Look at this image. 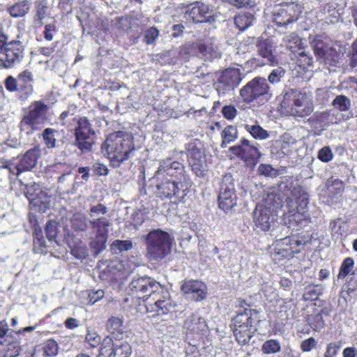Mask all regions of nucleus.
<instances>
[{
	"label": "nucleus",
	"instance_id": "37998d69",
	"mask_svg": "<svg viewBox=\"0 0 357 357\" xmlns=\"http://www.w3.org/2000/svg\"><path fill=\"white\" fill-rule=\"evenodd\" d=\"M335 116V111L327 110L320 113L318 119L324 126H329L337 123V118Z\"/></svg>",
	"mask_w": 357,
	"mask_h": 357
},
{
	"label": "nucleus",
	"instance_id": "f8f14e48",
	"mask_svg": "<svg viewBox=\"0 0 357 357\" xmlns=\"http://www.w3.org/2000/svg\"><path fill=\"white\" fill-rule=\"evenodd\" d=\"M157 194L160 198L175 199V202H183L188 193V187L185 185L187 181L167 179L156 180Z\"/></svg>",
	"mask_w": 357,
	"mask_h": 357
},
{
	"label": "nucleus",
	"instance_id": "603ef678",
	"mask_svg": "<svg viewBox=\"0 0 357 357\" xmlns=\"http://www.w3.org/2000/svg\"><path fill=\"white\" fill-rule=\"evenodd\" d=\"M258 172L260 175L265 176L275 177L278 174L277 170L267 164H261L258 167Z\"/></svg>",
	"mask_w": 357,
	"mask_h": 357
},
{
	"label": "nucleus",
	"instance_id": "423d86ee",
	"mask_svg": "<svg viewBox=\"0 0 357 357\" xmlns=\"http://www.w3.org/2000/svg\"><path fill=\"white\" fill-rule=\"evenodd\" d=\"M259 320L258 312L255 310L245 309L233 319L234 334L241 344L249 342L256 329L255 324Z\"/></svg>",
	"mask_w": 357,
	"mask_h": 357
},
{
	"label": "nucleus",
	"instance_id": "58836bf2",
	"mask_svg": "<svg viewBox=\"0 0 357 357\" xmlns=\"http://www.w3.org/2000/svg\"><path fill=\"white\" fill-rule=\"evenodd\" d=\"M280 343L277 340H268L261 346V351L265 354H276L280 351Z\"/></svg>",
	"mask_w": 357,
	"mask_h": 357
},
{
	"label": "nucleus",
	"instance_id": "ddd939ff",
	"mask_svg": "<svg viewBox=\"0 0 357 357\" xmlns=\"http://www.w3.org/2000/svg\"><path fill=\"white\" fill-rule=\"evenodd\" d=\"M162 289V285L150 277L134 278L129 284L132 296L147 302L153 293Z\"/></svg>",
	"mask_w": 357,
	"mask_h": 357
},
{
	"label": "nucleus",
	"instance_id": "680f3d73",
	"mask_svg": "<svg viewBox=\"0 0 357 357\" xmlns=\"http://www.w3.org/2000/svg\"><path fill=\"white\" fill-rule=\"evenodd\" d=\"M229 3L237 8H248L255 6L254 1L251 0H228Z\"/></svg>",
	"mask_w": 357,
	"mask_h": 357
},
{
	"label": "nucleus",
	"instance_id": "a18cd8bd",
	"mask_svg": "<svg viewBox=\"0 0 357 357\" xmlns=\"http://www.w3.org/2000/svg\"><path fill=\"white\" fill-rule=\"evenodd\" d=\"M33 238L34 250H36L37 252L42 253L45 248V243L43 240V232L40 229L38 230L36 229H35Z\"/></svg>",
	"mask_w": 357,
	"mask_h": 357
},
{
	"label": "nucleus",
	"instance_id": "7ed1b4c3",
	"mask_svg": "<svg viewBox=\"0 0 357 357\" xmlns=\"http://www.w3.org/2000/svg\"><path fill=\"white\" fill-rule=\"evenodd\" d=\"M281 107L286 114L296 117L307 116L313 111L310 95L301 89H291L286 91Z\"/></svg>",
	"mask_w": 357,
	"mask_h": 357
},
{
	"label": "nucleus",
	"instance_id": "6e6552de",
	"mask_svg": "<svg viewBox=\"0 0 357 357\" xmlns=\"http://www.w3.org/2000/svg\"><path fill=\"white\" fill-rule=\"evenodd\" d=\"M7 37L0 30V67L10 68L20 63L23 57L22 44L18 40L6 42Z\"/></svg>",
	"mask_w": 357,
	"mask_h": 357
},
{
	"label": "nucleus",
	"instance_id": "f704fd0d",
	"mask_svg": "<svg viewBox=\"0 0 357 357\" xmlns=\"http://www.w3.org/2000/svg\"><path fill=\"white\" fill-rule=\"evenodd\" d=\"M244 127L245 130L255 139L264 140L269 137L268 131L263 129L259 125L245 124Z\"/></svg>",
	"mask_w": 357,
	"mask_h": 357
},
{
	"label": "nucleus",
	"instance_id": "864d4df0",
	"mask_svg": "<svg viewBox=\"0 0 357 357\" xmlns=\"http://www.w3.org/2000/svg\"><path fill=\"white\" fill-rule=\"evenodd\" d=\"M159 31L155 27H151L145 31L144 40L146 44L151 45L155 42L158 37Z\"/></svg>",
	"mask_w": 357,
	"mask_h": 357
},
{
	"label": "nucleus",
	"instance_id": "3c124183",
	"mask_svg": "<svg viewBox=\"0 0 357 357\" xmlns=\"http://www.w3.org/2000/svg\"><path fill=\"white\" fill-rule=\"evenodd\" d=\"M285 70L281 68L278 67L274 68L270 75L268 79L271 84H277L280 82L281 79L284 76Z\"/></svg>",
	"mask_w": 357,
	"mask_h": 357
},
{
	"label": "nucleus",
	"instance_id": "69168bd1",
	"mask_svg": "<svg viewBox=\"0 0 357 357\" xmlns=\"http://www.w3.org/2000/svg\"><path fill=\"white\" fill-rule=\"evenodd\" d=\"M340 347L336 343H330L327 345L324 357H334L337 355Z\"/></svg>",
	"mask_w": 357,
	"mask_h": 357
},
{
	"label": "nucleus",
	"instance_id": "e2e57ef3",
	"mask_svg": "<svg viewBox=\"0 0 357 357\" xmlns=\"http://www.w3.org/2000/svg\"><path fill=\"white\" fill-rule=\"evenodd\" d=\"M4 84L6 89L10 92H14L17 90V80L13 76H8L6 79Z\"/></svg>",
	"mask_w": 357,
	"mask_h": 357
},
{
	"label": "nucleus",
	"instance_id": "412c9836",
	"mask_svg": "<svg viewBox=\"0 0 357 357\" xmlns=\"http://www.w3.org/2000/svg\"><path fill=\"white\" fill-rule=\"evenodd\" d=\"M230 151L244 160H255L260 158L261 154L254 144H250L248 139H243L241 144L229 148Z\"/></svg>",
	"mask_w": 357,
	"mask_h": 357
},
{
	"label": "nucleus",
	"instance_id": "2f4dec72",
	"mask_svg": "<svg viewBox=\"0 0 357 357\" xmlns=\"http://www.w3.org/2000/svg\"><path fill=\"white\" fill-rule=\"evenodd\" d=\"M253 15L249 13L238 14L234 17V24L240 31H244L252 24Z\"/></svg>",
	"mask_w": 357,
	"mask_h": 357
},
{
	"label": "nucleus",
	"instance_id": "13d9d810",
	"mask_svg": "<svg viewBox=\"0 0 357 357\" xmlns=\"http://www.w3.org/2000/svg\"><path fill=\"white\" fill-rule=\"evenodd\" d=\"M222 113L225 119L228 120H232L237 115V109L233 105H226L222 107Z\"/></svg>",
	"mask_w": 357,
	"mask_h": 357
},
{
	"label": "nucleus",
	"instance_id": "aec40b11",
	"mask_svg": "<svg viewBox=\"0 0 357 357\" xmlns=\"http://www.w3.org/2000/svg\"><path fill=\"white\" fill-rule=\"evenodd\" d=\"M200 143L192 142L188 144V160L192 170L197 176L202 177L205 175L207 170V165L205 155Z\"/></svg>",
	"mask_w": 357,
	"mask_h": 357
},
{
	"label": "nucleus",
	"instance_id": "bb28decb",
	"mask_svg": "<svg viewBox=\"0 0 357 357\" xmlns=\"http://www.w3.org/2000/svg\"><path fill=\"white\" fill-rule=\"evenodd\" d=\"M184 328L189 333H199L204 331L207 326L204 318L198 314H192L185 321Z\"/></svg>",
	"mask_w": 357,
	"mask_h": 357
},
{
	"label": "nucleus",
	"instance_id": "f3484780",
	"mask_svg": "<svg viewBox=\"0 0 357 357\" xmlns=\"http://www.w3.org/2000/svg\"><path fill=\"white\" fill-rule=\"evenodd\" d=\"M301 12V6L294 2L282 4L274 11L273 21L278 26H287L296 22Z\"/></svg>",
	"mask_w": 357,
	"mask_h": 357
},
{
	"label": "nucleus",
	"instance_id": "9b49d317",
	"mask_svg": "<svg viewBox=\"0 0 357 357\" xmlns=\"http://www.w3.org/2000/svg\"><path fill=\"white\" fill-rule=\"evenodd\" d=\"M154 178L162 181L171 179L188 181V176L183 164L167 158L159 161V166L155 172Z\"/></svg>",
	"mask_w": 357,
	"mask_h": 357
},
{
	"label": "nucleus",
	"instance_id": "2eb2a0df",
	"mask_svg": "<svg viewBox=\"0 0 357 357\" xmlns=\"http://www.w3.org/2000/svg\"><path fill=\"white\" fill-rule=\"evenodd\" d=\"M147 312H153V315L166 314L175 306L174 301L170 298L169 292L164 289L155 292L146 303Z\"/></svg>",
	"mask_w": 357,
	"mask_h": 357
},
{
	"label": "nucleus",
	"instance_id": "09e8293b",
	"mask_svg": "<svg viewBox=\"0 0 357 357\" xmlns=\"http://www.w3.org/2000/svg\"><path fill=\"white\" fill-rule=\"evenodd\" d=\"M294 56L297 59L298 65L303 66L304 68L305 66H311L312 63V58L305 53V52L303 50V48L294 54Z\"/></svg>",
	"mask_w": 357,
	"mask_h": 357
},
{
	"label": "nucleus",
	"instance_id": "cd10ccee",
	"mask_svg": "<svg viewBox=\"0 0 357 357\" xmlns=\"http://www.w3.org/2000/svg\"><path fill=\"white\" fill-rule=\"evenodd\" d=\"M107 329L112 334V338H121L125 337V326L123 324L122 319L116 317H112L107 322Z\"/></svg>",
	"mask_w": 357,
	"mask_h": 357
},
{
	"label": "nucleus",
	"instance_id": "473e14b6",
	"mask_svg": "<svg viewBox=\"0 0 357 357\" xmlns=\"http://www.w3.org/2000/svg\"><path fill=\"white\" fill-rule=\"evenodd\" d=\"M70 222L72 228L76 231H85L88 228L87 218L83 213L74 214Z\"/></svg>",
	"mask_w": 357,
	"mask_h": 357
},
{
	"label": "nucleus",
	"instance_id": "4d7b16f0",
	"mask_svg": "<svg viewBox=\"0 0 357 357\" xmlns=\"http://www.w3.org/2000/svg\"><path fill=\"white\" fill-rule=\"evenodd\" d=\"M319 293L314 287H307L303 294L305 301H314L318 298Z\"/></svg>",
	"mask_w": 357,
	"mask_h": 357
},
{
	"label": "nucleus",
	"instance_id": "7c9ffc66",
	"mask_svg": "<svg viewBox=\"0 0 357 357\" xmlns=\"http://www.w3.org/2000/svg\"><path fill=\"white\" fill-rule=\"evenodd\" d=\"M284 42L293 54L303 48L301 38L294 33L286 36L284 38Z\"/></svg>",
	"mask_w": 357,
	"mask_h": 357
},
{
	"label": "nucleus",
	"instance_id": "338daca9",
	"mask_svg": "<svg viewBox=\"0 0 357 357\" xmlns=\"http://www.w3.org/2000/svg\"><path fill=\"white\" fill-rule=\"evenodd\" d=\"M287 245H284V248H293L292 250H301V246L303 245L302 241L294 237L289 236V242L287 243Z\"/></svg>",
	"mask_w": 357,
	"mask_h": 357
},
{
	"label": "nucleus",
	"instance_id": "a19ab883",
	"mask_svg": "<svg viewBox=\"0 0 357 357\" xmlns=\"http://www.w3.org/2000/svg\"><path fill=\"white\" fill-rule=\"evenodd\" d=\"M333 105L341 112L347 111L351 106L350 100L344 95H339L333 100Z\"/></svg>",
	"mask_w": 357,
	"mask_h": 357
},
{
	"label": "nucleus",
	"instance_id": "79ce46f5",
	"mask_svg": "<svg viewBox=\"0 0 357 357\" xmlns=\"http://www.w3.org/2000/svg\"><path fill=\"white\" fill-rule=\"evenodd\" d=\"M55 133L56 130L52 128H45L43 132V138L47 148L52 149L56 146Z\"/></svg>",
	"mask_w": 357,
	"mask_h": 357
},
{
	"label": "nucleus",
	"instance_id": "a878e982",
	"mask_svg": "<svg viewBox=\"0 0 357 357\" xmlns=\"http://www.w3.org/2000/svg\"><path fill=\"white\" fill-rule=\"evenodd\" d=\"M130 340V338L127 335L125 337L115 339L113 357H129L132 354Z\"/></svg>",
	"mask_w": 357,
	"mask_h": 357
},
{
	"label": "nucleus",
	"instance_id": "4be33fe9",
	"mask_svg": "<svg viewBox=\"0 0 357 357\" xmlns=\"http://www.w3.org/2000/svg\"><path fill=\"white\" fill-rule=\"evenodd\" d=\"M210 8L208 5L201 3H194L191 4L186 10L184 17L188 20H192L194 22H206L209 16Z\"/></svg>",
	"mask_w": 357,
	"mask_h": 357
},
{
	"label": "nucleus",
	"instance_id": "de8ad7c7",
	"mask_svg": "<svg viewBox=\"0 0 357 357\" xmlns=\"http://www.w3.org/2000/svg\"><path fill=\"white\" fill-rule=\"evenodd\" d=\"M111 248L120 252L128 251L132 248V243L130 240H116L112 243Z\"/></svg>",
	"mask_w": 357,
	"mask_h": 357
},
{
	"label": "nucleus",
	"instance_id": "b1692460",
	"mask_svg": "<svg viewBox=\"0 0 357 357\" xmlns=\"http://www.w3.org/2000/svg\"><path fill=\"white\" fill-rule=\"evenodd\" d=\"M181 290L184 294L191 295V298L197 301L206 298L207 288L201 281L189 280L182 284Z\"/></svg>",
	"mask_w": 357,
	"mask_h": 357
},
{
	"label": "nucleus",
	"instance_id": "393cba45",
	"mask_svg": "<svg viewBox=\"0 0 357 357\" xmlns=\"http://www.w3.org/2000/svg\"><path fill=\"white\" fill-rule=\"evenodd\" d=\"M273 43L269 39L259 38L257 43V52L259 56L264 59V64H273L275 62V56L273 54Z\"/></svg>",
	"mask_w": 357,
	"mask_h": 357
},
{
	"label": "nucleus",
	"instance_id": "49530a36",
	"mask_svg": "<svg viewBox=\"0 0 357 357\" xmlns=\"http://www.w3.org/2000/svg\"><path fill=\"white\" fill-rule=\"evenodd\" d=\"M58 351V344L54 340L50 339L45 343L43 351L45 356L54 357L57 355Z\"/></svg>",
	"mask_w": 357,
	"mask_h": 357
},
{
	"label": "nucleus",
	"instance_id": "1a4fd4ad",
	"mask_svg": "<svg viewBox=\"0 0 357 357\" xmlns=\"http://www.w3.org/2000/svg\"><path fill=\"white\" fill-rule=\"evenodd\" d=\"M240 95L247 103L255 100L267 101L271 97L269 86L266 79L263 77H255L247 83L240 91Z\"/></svg>",
	"mask_w": 357,
	"mask_h": 357
},
{
	"label": "nucleus",
	"instance_id": "8fccbe9b",
	"mask_svg": "<svg viewBox=\"0 0 357 357\" xmlns=\"http://www.w3.org/2000/svg\"><path fill=\"white\" fill-rule=\"evenodd\" d=\"M45 234L49 241L56 243V237L57 235V227L55 222L49 221L47 223L45 227Z\"/></svg>",
	"mask_w": 357,
	"mask_h": 357
},
{
	"label": "nucleus",
	"instance_id": "5fc2aeb1",
	"mask_svg": "<svg viewBox=\"0 0 357 357\" xmlns=\"http://www.w3.org/2000/svg\"><path fill=\"white\" fill-rule=\"evenodd\" d=\"M333 158V154L329 146H324L318 152V158L324 162L331 161Z\"/></svg>",
	"mask_w": 357,
	"mask_h": 357
},
{
	"label": "nucleus",
	"instance_id": "ea45409f",
	"mask_svg": "<svg viewBox=\"0 0 357 357\" xmlns=\"http://www.w3.org/2000/svg\"><path fill=\"white\" fill-rule=\"evenodd\" d=\"M328 181L327 185V190L328 192V195L332 197H335L340 195L344 190V184L339 179H335L329 183Z\"/></svg>",
	"mask_w": 357,
	"mask_h": 357
},
{
	"label": "nucleus",
	"instance_id": "c03bdc74",
	"mask_svg": "<svg viewBox=\"0 0 357 357\" xmlns=\"http://www.w3.org/2000/svg\"><path fill=\"white\" fill-rule=\"evenodd\" d=\"M354 265V261L351 257L346 258L340 268L337 278L339 279L344 278L351 271Z\"/></svg>",
	"mask_w": 357,
	"mask_h": 357
},
{
	"label": "nucleus",
	"instance_id": "774afa93",
	"mask_svg": "<svg viewBox=\"0 0 357 357\" xmlns=\"http://www.w3.org/2000/svg\"><path fill=\"white\" fill-rule=\"evenodd\" d=\"M94 172L99 176H106L108 174V168L102 163L96 162L93 165Z\"/></svg>",
	"mask_w": 357,
	"mask_h": 357
},
{
	"label": "nucleus",
	"instance_id": "f257e3e1",
	"mask_svg": "<svg viewBox=\"0 0 357 357\" xmlns=\"http://www.w3.org/2000/svg\"><path fill=\"white\" fill-rule=\"evenodd\" d=\"M284 199L287 204L283 220L288 228L298 229L307 224L309 195L302 186L287 181L270 189L264 204L256 206L253 212L256 229L267 231L274 227L277 211L283 206Z\"/></svg>",
	"mask_w": 357,
	"mask_h": 357
},
{
	"label": "nucleus",
	"instance_id": "6e6d98bb",
	"mask_svg": "<svg viewBox=\"0 0 357 357\" xmlns=\"http://www.w3.org/2000/svg\"><path fill=\"white\" fill-rule=\"evenodd\" d=\"M107 213V208L102 204H98L97 205L91 207L89 211L90 217L93 218H97V216L100 214L105 215Z\"/></svg>",
	"mask_w": 357,
	"mask_h": 357
},
{
	"label": "nucleus",
	"instance_id": "c756f323",
	"mask_svg": "<svg viewBox=\"0 0 357 357\" xmlns=\"http://www.w3.org/2000/svg\"><path fill=\"white\" fill-rule=\"evenodd\" d=\"M198 50L202 57L205 60L211 61L220 56V52L217 47L212 43H200L198 45Z\"/></svg>",
	"mask_w": 357,
	"mask_h": 357
},
{
	"label": "nucleus",
	"instance_id": "bf43d9fd",
	"mask_svg": "<svg viewBox=\"0 0 357 357\" xmlns=\"http://www.w3.org/2000/svg\"><path fill=\"white\" fill-rule=\"evenodd\" d=\"M105 293L102 289L91 291L88 294L89 302L91 305L95 304L97 301L104 297Z\"/></svg>",
	"mask_w": 357,
	"mask_h": 357
},
{
	"label": "nucleus",
	"instance_id": "20e7f679",
	"mask_svg": "<svg viewBox=\"0 0 357 357\" xmlns=\"http://www.w3.org/2000/svg\"><path fill=\"white\" fill-rule=\"evenodd\" d=\"M50 121L49 107L42 100L33 102L24 114L20 123L21 131L26 134L39 130Z\"/></svg>",
	"mask_w": 357,
	"mask_h": 357
},
{
	"label": "nucleus",
	"instance_id": "e433bc0d",
	"mask_svg": "<svg viewBox=\"0 0 357 357\" xmlns=\"http://www.w3.org/2000/svg\"><path fill=\"white\" fill-rule=\"evenodd\" d=\"M114 340L111 337H107L104 339L99 351L98 357H112L113 356V348L114 347Z\"/></svg>",
	"mask_w": 357,
	"mask_h": 357
},
{
	"label": "nucleus",
	"instance_id": "6ab92c4d",
	"mask_svg": "<svg viewBox=\"0 0 357 357\" xmlns=\"http://www.w3.org/2000/svg\"><path fill=\"white\" fill-rule=\"evenodd\" d=\"M218 201L220 208L225 212L236 205L234 184L230 175H225L222 179Z\"/></svg>",
	"mask_w": 357,
	"mask_h": 357
},
{
	"label": "nucleus",
	"instance_id": "052dcab7",
	"mask_svg": "<svg viewBox=\"0 0 357 357\" xmlns=\"http://www.w3.org/2000/svg\"><path fill=\"white\" fill-rule=\"evenodd\" d=\"M56 32V26L54 24H48L45 26L44 38L48 41H51L54 38V35Z\"/></svg>",
	"mask_w": 357,
	"mask_h": 357
},
{
	"label": "nucleus",
	"instance_id": "f03ea898",
	"mask_svg": "<svg viewBox=\"0 0 357 357\" xmlns=\"http://www.w3.org/2000/svg\"><path fill=\"white\" fill-rule=\"evenodd\" d=\"M101 149L114 167H119L121 163L133 156L135 150L132 135L122 131L110 134Z\"/></svg>",
	"mask_w": 357,
	"mask_h": 357
},
{
	"label": "nucleus",
	"instance_id": "0e129e2a",
	"mask_svg": "<svg viewBox=\"0 0 357 357\" xmlns=\"http://www.w3.org/2000/svg\"><path fill=\"white\" fill-rule=\"evenodd\" d=\"M316 340L313 337H310L302 342L301 347L305 352L310 351L316 345Z\"/></svg>",
	"mask_w": 357,
	"mask_h": 357
},
{
	"label": "nucleus",
	"instance_id": "0eeeda50",
	"mask_svg": "<svg viewBox=\"0 0 357 357\" xmlns=\"http://www.w3.org/2000/svg\"><path fill=\"white\" fill-rule=\"evenodd\" d=\"M146 243L149 258L162 259L171 252L173 238L167 232L158 229L146 235Z\"/></svg>",
	"mask_w": 357,
	"mask_h": 357
},
{
	"label": "nucleus",
	"instance_id": "39448f33",
	"mask_svg": "<svg viewBox=\"0 0 357 357\" xmlns=\"http://www.w3.org/2000/svg\"><path fill=\"white\" fill-rule=\"evenodd\" d=\"M40 155V149L34 147L22 156L8 160H0V169H7L9 178H15L22 172L31 170L36 166Z\"/></svg>",
	"mask_w": 357,
	"mask_h": 357
},
{
	"label": "nucleus",
	"instance_id": "9d476101",
	"mask_svg": "<svg viewBox=\"0 0 357 357\" xmlns=\"http://www.w3.org/2000/svg\"><path fill=\"white\" fill-rule=\"evenodd\" d=\"M309 39L315 55L321 61L332 65L337 61L339 54L334 49L329 38L325 35H310Z\"/></svg>",
	"mask_w": 357,
	"mask_h": 357
},
{
	"label": "nucleus",
	"instance_id": "72a5a7b5",
	"mask_svg": "<svg viewBox=\"0 0 357 357\" xmlns=\"http://www.w3.org/2000/svg\"><path fill=\"white\" fill-rule=\"evenodd\" d=\"M30 3L29 0H24L14 4L9 8L10 15L15 17L24 16L29 11Z\"/></svg>",
	"mask_w": 357,
	"mask_h": 357
},
{
	"label": "nucleus",
	"instance_id": "4468645a",
	"mask_svg": "<svg viewBox=\"0 0 357 357\" xmlns=\"http://www.w3.org/2000/svg\"><path fill=\"white\" fill-rule=\"evenodd\" d=\"M96 132L89 119L81 117L75 128V145L82 152L91 151L94 144Z\"/></svg>",
	"mask_w": 357,
	"mask_h": 357
},
{
	"label": "nucleus",
	"instance_id": "c85d7f7f",
	"mask_svg": "<svg viewBox=\"0 0 357 357\" xmlns=\"http://www.w3.org/2000/svg\"><path fill=\"white\" fill-rule=\"evenodd\" d=\"M29 199L31 208L40 213H45L50 207V197L42 191L36 197Z\"/></svg>",
	"mask_w": 357,
	"mask_h": 357
},
{
	"label": "nucleus",
	"instance_id": "4c0bfd02",
	"mask_svg": "<svg viewBox=\"0 0 357 357\" xmlns=\"http://www.w3.org/2000/svg\"><path fill=\"white\" fill-rule=\"evenodd\" d=\"M36 20H39L40 23L47 17L48 7L47 0H37L35 2Z\"/></svg>",
	"mask_w": 357,
	"mask_h": 357
},
{
	"label": "nucleus",
	"instance_id": "a211bd4d",
	"mask_svg": "<svg viewBox=\"0 0 357 357\" xmlns=\"http://www.w3.org/2000/svg\"><path fill=\"white\" fill-rule=\"evenodd\" d=\"M242 79L239 69L227 68L222 73L215 82V89L220 96H225L237 87Z\"/></svg>",
	"mask_w": 357,
	"mask_h": 357
},
{
	"label": "nucleus",
	"instance_id": "c9c22d12",
	"mask_svg": "<svg viewBox=\"0 0 357 357\" xmlns=\"http://www.w3.org/2000/svg\"><path fill=\"white\" fill-rule=\"evenodd\" d=\"M238 135L237 129L235 126H227L222 132L221 137L222 139L221 146L226 147L227 144L234 142Z\"/></svg>",
	"mask_w": 357,
	"mask_h": 357
},
{
	"label": "nucleus",
	"instance_id": "5701e85b",
	"mask_svg": "<svg viewBox=\"0 0 357 357\" xmlns=\"http://www.w3.org/2000/svg\"><path fill=\"white\" fill-rule=\"evenodd\" d=\"M289 242V236L277 239L273 245L274 248L271 252V257L275 261H280L284 259H290L295 254L300 252L301 250H292L293 248H284Z\"/></svg>",
	"mask_w": 357,
	"mask_h": 357
},
{
	"label": "nucleus",
	"instance_id": "dca6fc26",
	"mask_svg": "<svg viewBox=\"0 0 357 357\" xmlns=\"http://www.w3.org/2000/svg\"><path fill=\"white\" fill-rule=\"evenodd\" d=\"M90 224L96 231L95 238L90 242V247L95 252L99 253L106 248L109 227L111 225V221L102 216L91 219Z\"/></svg>",
	"mask_w": 357,
	"mask_h": 357
}]
</instances>
